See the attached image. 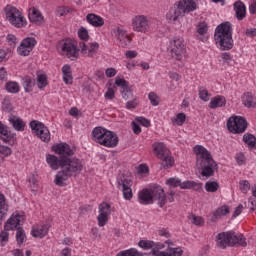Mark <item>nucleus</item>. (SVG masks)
<instances>
[{
	"instance_id": "3c124183",
	"label": "nucleus",
	"mask_w": 256,
	"mask_h": 256,
	"mask_svg": "<svg viewBox=\"0 0 256 256\" xmlns=\"http://www.w3.org/2000/svg\"><path fill=\"white\" fill-rule=\"evenodd\" d=\"M121 93H122V97H123V99H125V101H129V99H133L135 97L133 95V92L131 91V89H129V87L122 90Z\"/></svg>"
},
{
	"instance_id": "c756f323",
	"label": "nucleus",
	"mask_w": 256,
	"mask_h": 256,
	"mask_svg": "<svg viewBox=\"0 0 256 256\" xmlns=\"http://www.w3.org/2000/svg\"><path fill=\"white\" fill-rule=\"evenodd\" d=\"M202 186H203V184H201V183L187 180V181L183 182L182 189H194V191H199V189H201Z\"/></svg>"
},
{
	"instance_id": "58836bf2",
	"label": "nucleus",
	"mask_w": 256,
	"mask_h": 256,
	"mask_svg": "<svg viewBox=\"0 0 256 256\" xmlns=\"http://www.w3.org/2000/svg\"><path fill=\"white\" fill-rule=\"evenodd\" d=\"M9 230H4L0 233V247H5L9 243Z\"/></svg>"
},
{
	"instance_id": "72a5a7b5",
	"label": "nucleus",
	"mask_w": 256,
	"mask_h": 256,
	"mask_svg": "<svg viewBox=\"0 0 256 256\" xmlns=\"http://www.w3.org/2000/svg\"><path fill=\"white\" fill-rule=\"evenodd\" d=\"M204 187L208 193H215L219 189V183L216 181H208Z\"/></svg>"
},
{
	"instance_id": "5701e85b",
	"label": "nucleus",
	"mask_w": 256,
	"mask_h": 256,
	"mask_svg": "<svg viewBox=\"0 0 256 256\" xmlns=\"http://www.w3.org/2000/svg\"><path fill=\"white\" fill-rule=\"evenodd\" d=\"M14 137L15 134L9 132L7 126L0 121V139L4 141V143H9Z\"/></svg>"
},
{
	"instance_id": "0eeeda50",
	"label": "nucleus",
	"mask_w": 256,
	"mask_h": 256,
	"mask_svg": "<svg viewBox=\"0 0 256 256\" xmlns=\"http://www.w3.org/2000/svg\"><path fill=\"white\" fill-rule=\"evenodd\" d=\"M197 9V4L193 0H184L179 2L177 8H171L167 13L166 17L168 21H172L175 23L177 19H179L185 13H191V11H195Z\"/></svg>"
},
{
	"instance_id": "0e129e2a",
	"label": "nucleus",
	"mask_w": 256,
	"mask_h": 256,
	"mask_svg": "<svg viewBox=\"0 0 256 256\" xmlns=\"http://www.w3.org/2000/svg\"><path fill=\"white\" fill-rule=\"evenodd\" d=\"M104 97L105 99H109V100L115 99V90H113V88H108Z\"/></svg>"
},
{
	"instance_id": "a878e982",
	"label": "nucleus",
	"mask_w": 256,
	"mask_h": 256,
	"mask_svg": "<svg viewBox=\"0 0 256 256\" xmlns=\"http://www.w3.org/2000/svg\"><path fill=\"white\" fill-rule=\"evenodd\" d=\"M242 103L245 105V107L251 108L255 107L256 102H255V97H253V94L250 92H246L242 96Z\"/></svg>"
},
{
	"instance_id": "f03ea898",
	"label": "nucleus",
	"mask_w": 256,
	"mask_h": 256,
	"mask_svg": "<svg viewBox=\"0 0 256 256\" xmlns=\"http://www.w3.org/2000/svg\"><path fill=\"white\" fill-rule=\"evenodd\" d=\"M194 153L196 155V169L200 171V175L205 179L214 177L215 173L219 171V165L213 159L211 152L202 145H196Z\"/></svg>"
},
{
	"instance_id": "6ab92c4d",
	"label": "nucleus",
	"mask_w": 256,
	"mask_h": 256,
	"mask_svg": "<svg viewBox=\"0 0 256 256\" xmlns=\"http://www.w3.org/2000/svg\"><path fill=\"white\" fill-rule=\"evenodd\" d=\"M8 121L11 123L15 131H25V121H23V119H21L19 116L11 114Z\"/></svg>"
},
{
	"instance_id": "f257e3e1",
	"label": "nucleus",
	"mask_w": 256,
	"mask_h": 256,
	"mask_svg": "<svg viewBox=\"0 0 256 256\" xmlns=\"http://www.w3.org/2000/svg\"><path fill=\"white\" fill-rule=\"evenodd\" d=\"M52 151L59 157L48 154L46 161L54 171L61 169L56 174L55 183L58 187H65V181H68L69 177L79 175L83 171V162L79 158H71L75 155V151L67 143H59L52 146Z\"/></svg>"
},
{
	"instance_id": "39448f33",
	"label": "nucleus",
	"mask_w": 256,
	"mask_h": 256,
	"mask_svg": "<svg viewBox=\"0 0 256 256\" xmlns=\"http://www.w3.org/2000/svg\"><path fill=\"white\" fill-rule=\"evenodd\" d=\"M139 203L142 205H151L153 201H156L159 207H164L167 203V196H165V190L163 187L157 186L151 190L143 189L138 194Z\"/></svg>"
},
{
	"instance_id": "f3484780",
	"label": "nucleus",
	"mask_w": 256,
	"mask_h": 256,
	"mask_svg": "<svg viewBox=\"0 0 256 256\" xmlns=\"http://www.w3.org/2000/svg\"><path fill=\"white\" fill-rule=\"evenodd\" d=\"M235 16L238 21H243L247 17V7L241 0L236 1L233 4Z\"/></svg>"
},
{
	"instance_id": "37998d69",
	"label": "nucleus",
	"mask_w": 256,
	"mask_h": 256,
	"mask_svg": "<svg viewBox=\"0 0 256 256\" xmlns=\"http://www.w3.org/2000/svg\"><path fill=\"white\" fill-rule=\"evenodd\" d=\"M37 85L38 89H43L47 87V76L44 74H40L37 76Z\"/></svg>"
},
{
	"instance_id": "5fc2aeb1",
	"label": "nucleus",
	"mask_w": 256,
	"mask_h": 256,
	"mask_svg": "<svg viewBox=\"0 0 256 256\" xmlns=\"http://www.w3.org/2000/svg\"><path fill=\"white\" fill-rule=\"evenodd\" d=\"M199 98L205 102L209 101V92L207 91V89L205 88L199 89Z\"/></svg>"
},
{
	"instance_id": "de8ad7c7",
	"label": "nucleus",
	"mask_w": 256,
	"mask_h": 256,
	"mask_svg": "<svg viewBox=\"0 0 256 256\" xmlns=\"http://www.w3.org/2000/svg\"><path fill=\"white\" fill-rule=\"evenodd\" d=\"M18 55L22 57H27L31 53L30 48L25 47L23 44H20V47L17 48Z\"/></svg>"
},
{
	"instance_id": "f704fd0d",
	"label": "nucleus",
	"mask_w": 256,
	"mask_h": 256,
	"mask_svg": "<svg viewBox=\"0 0 256 256\" xmlns=\"http://www.w3.org/2000/svg\"><path fill=\"white\" fill-rule=\"evenodd\" d=\"M99 215H106V217H109L111 215V205L108 203L103 202L99 205Z\"/></svg>"
},
{
	"instance_id": "aec40b11",
	"label": "nucleus",
	"mask_w": 256,
	"mask_h": 256,
	"mask_svg": "<svg viewBox=\"0 0 256 256\" xmlns=\"http://www.w3.org/2000/svg\"><path fill=\"white\" fill-rule=\"evenodd\" d=\"M153 255L154 256H182L183 249L178 247V248H168L167 251L154 250Z\"/></svg>"
},
{
	"instance_id": "b1692460",
	"label": "nucleus",
	"mask_w": 256,
	"mask_h": 256,
	"mask_svg": "<svg viewBox=\"0 0 256 256\" xmlns=\"http://www.w3.org/2000/svg\"><path fill=\"white\" fill-rule=\"evenodd\" d=\"M86 20L92 27H103V25H105V20L96 14H88Z\"/></svg>"
},
{
	"instance_id": "338daca9",
	"label": "nucleus",
	"mask_w": 256,
	"mask_h": 256,
	"mask_svg": "<svg viewBox=\"0 0 256 256\" xmlns=\"http://www.w3.org/2000/svg\"><path fill=\"white\" fill-rule=\"evenodd\" d=\"M3 81H7V70H5V67L0 68V83H3Z\"/></svg>"
},
{
	"instance_id": "9b49d317",
	"label": "nucleus",
	"mask_w": 256,
	"mask_h": 256,
	"mask_svg": "<svg viewBox=\"0 0 256 256\" xmlns=\"http://www.w3.org/2000/svg\"><path fill=\"white\" fill-rule=\"evenodd\" d=\"M170 49L171 57L176 59V61H181L187 54V49H185V42L180 38H175L171 42Z\"/></svg>"
},
{
	"instance_id": "7c9ffc66",
	"label": "nucleus",
	"mask_w": 256,
	"mask_h": 256,
	"mask_svg": "<svg viewBox=\"0 0 256 256\" xmlns=\"http://www.w3.org/2000/svg\"><path fill=\"white\" fill-rule=\"evenodd\" d=\"M138 247L144 249V251H149V249H152L153 251V249L155 248V242L151 240H140L138 243Z\"/></svg>"
},
{
	"instance_id": "09e8293b",
	"label": "nucleus",
	"mask_w": 256,
	"mask_h": 256,
	"mask_svg": "<svg viewBox=\"0 0 256 256\" xmlns=\"http://www.w3.org/2000/svg\"><path fill=\"white\" fill-rule=\"evenodd\" d=\"M148 99H149L151 105H153L154 107H157V105H159V102H160L159 96H157L155 94V92H150L148 94Z\"/></svg>"
},
{
	"instance_id": "ea45409f",
	"label": "nucleus",
	"mask_w": 256,
	"mask_h": 256,
	"mask_svg": "<svg viewBox=\"0 0 256 256\" xmlns=\"http://www.w3.org/2000/svg\"><path fill=\"white\" fill-rule=\"evenodd\" d=\"M6 90L8 93H19V84L17 82H8L6 83Z\"/></svg>"
},
{
	"instance_id": "052dcab7",
	"label": "nucleus",
	"mask_w": 256,
	"mask_h": 256,
	"mask_svg": "<svg viewBox=\"0 0 256 256\" xmlns=\"http://www.w3.org/2000/svg\"><path fill=\"white\" fill-rule=\"evenodd\" d=\"M7 41H8V43H10V45H12V47H15V45H17V43H19V40L17 39V37L13 34H9L7 36Z\"/></svg>"
},
{
	"instance_id": "c03bdc74",
	"label": "nucleus",
	"mask_w": 256,
	"mask_h": 256,
	"mask_svg": "<svg viewBox=\"0 0 256 256\" xmlns=\"http://www.w3.org/2000/svg\"><path fill=\"white\" fill-rule=\"evenodd\" d=\"M239 189L242 193L247 194L249 189H251V184L247 180H241L239 182Z\"/></svg>"
},
{
	"instance_id": "20e7f679",
	"label": "nucleus",
	"mask_w": 256,
	"mask_h": 256,
	"mask_svg": "<svg viewBox=\"0 0 256 256\" xmlns=\"http://www.w3.org/2000/svg\"><path fill=\"white\" fill-rule=\"evenodd\" d=\"M92 139L95 143L103 145V147H108L109 149H113L119 145V136L115 132L101 126L93 129Z\"/></svg>"
},
{
	"instance_id": "cd10ccee",
	"label": "nucleus",
	"mask_w": 256,
	"mask_h": 256,
	"mask_svg": "<svg viewBox=\"0 0 256 256\" xmlns=\"http://www.w3.org/2000/svg\"><path fill=\"white\" fill-rule=\"evenodd\" d=\"M243 141L250 149H256V137L251 133L244 134Z\"/></svg>"
},
{
	"instance_id": "393cba45",
	"label": "nucleus",
	"mask_w": 256,
	"mask_h": 256,
	"mask_svg": "<svg viewBox=\"0 0 256 256\" xmlns=\"http://www.w3.org/2000/svg\"><path fill=\"white\" fill-rule=\"evenodd\" d=\"M225 105H227V99H225V96H216L211 99L209 108L217 109L219 107H225Z\"/></svg>"
},
{
	"instance_id": "680f3d73",
	"label": "nucleus",
	"mask_w": 256,
	"mask_h": 256,
	"mask_svg": "<svg viewBox=\"0 0 256 256\" xmlns=\"http://www.w3.org/2000/svg\"><path fill=\"white\" fill-rule=\"evenodd\" d=\"M67 13H69V10L63 6L56 9V15H58V17H64V15H67Z\"/></svg>"
},
{
	"instance_id": "bb28decb",
	"label": "nucleus",
	"mask_w": 256,
	"mask_h": 256,
	"mask_svg": "<svg viewBox=\"0 0 256 256\" xmlns=\"http://www.w3.org/2000/svg\"><path fill=\"white\" fill-rule=\"evenodd\" d=\"M8 209H9V206L7 205V202L5 200V195L0 193V225H1V221H3V217H5Z\"/></svg>"
},
{
	"instance_id": "a211bd4d",
	"label": "nucleus",
	"mask_w": 256,
	"mask_h": 256,
	"mask_svg": "<svg viewBox=\"0 0 256 256\" xmlns=\"http://www.w3.org/2000/svg\"><path fill=\"white\" fill-rule=\"evenodd\" d=\"M225 215H229V207H219L211 213L210 221L211 223H217V221H219L221 217H225Z\"/></svg>"
},
{
	"instance_id": "69168bd1",
	"label": "nucleus",
	"mask_w": 256,
	"mask_h": 256,
	"mask_svg": "<svg viewBox=\"0 0 256 256\" xmlns=\"http://www.w3.org/2000/svg\"><path fill=\"white\" fill-rule=\"evenodd\" d=\"M236 162L238 165H243V163H245V154H243V152H240L236 155Z\"/></svg>"
},
{
	"instance_id": "79ce46f5",
	"label": "nucleus",
	"mask_w": 256,
	"mask_h": 256,
	"mask_svg": "<svg viewBox=\"0 0 256 256\" xmlns=\"http://www.w3.org/2000/svg\"><path fill=\"white\" fill-rule=\"evenodd\" d=\"M186 119H187V115H185V113H178L176 115V118H173L172 121L174 123H176V125L181 127V125H183V123H185Z\"/></svg>"
},
{
	"instance_id": "dca6fc26",
	"label": "nucleus",
	"mask_w": 256,
	"mask_h": 256,
	"mask_svg": "<svg viewBox=\"0 0 256 256\" xmlns=\"http://www.w3.org/2000/svg\"><path fill=\"white\" fill-rule=\"evenodd\" d=\"M153 151L154 155L160 160L165 159V157L171 154L169 148L163 142H155L153 144Z\"/></svg>"
},
{
	"instance_id": "a18cd8bd",
	"label": "nucleus",
	"mask_w": 256,
	"mask_h": 256,
	"mask_svg": "<svg viewBox=\"0 0 256 256\" xmlns=\"http://www.w3.org/2000/svg\"><path fill=\"white\" fill-rule=\"evenodd\" d=\"M78 37L82 41H89V32L87 31V29L85 27L79 28Z\"/></svg>"
},
{
	"instance_id": "7ed1b4c3",
	"label": "nucleus",
	"mask_w": 256,
	"mask_h": 256,
	"mask_svg": "<svg viewBox=\"0 0 256 256\" xmlns=\"http://www.w3.org/2000/svg\"><path fill=\"white\" fill-rule=\"evenodd\" d=\"M214 39L222 51L233 49V26L231 22H224L215 29Z\"/></svg>"
},
{
	"instance_id": "8fccbe9b",
	"label": "nucleus",
	"mask_w": 256,
	"mask_h": 256,
	"mask_svg": "<svg viewBox=\"0 0 256 256\" xmlns=\"http://www.w3.org/2000/svg\"><path fill=\"white\" fill-rule=\"evenodd\" d=\"M189 219L193 225H204L205 223V220H203V217L201 216L192 215Z\"/></svg>"
},
{
	"instance_id": "412c9836",
	"label": "nucleus",
	"mask_w": 256,
	"mask_h": 256,
	"mask_svg": "<svg viewBox=\"0 0 256 256\" xmlns=\"http://www.w3.org/2000/svg\"><path fill=\"white\" fill-rule=\"evenodd\" d=\"M29 21L35 23L36 25H41L43 23V15L35 7L31 8L28 14Z\"/></svg>"
},
{
	"instance_id": "a19ab883",
	"label": "nucleus",
	"mask_w": 256,
	"mask_h": 256,
	"mask_svg": "<svg viewBox=\"0 0 256 256\" xmlns=\"http://www.w3.org/2000/svg\"><path fill=\"white\" fill-rule=\"evenodd\" d=\"M25 230H23V228L18 227L16 229V241L17 243H19L20 245L23 244V241H25Z\"/></svg>"
},
{
	"instance_id": "2f4dec72",
	"label": "nucleus",
	"mask_w": 256,
	"mask_h": 256,
	"mask_svg": "<svg viewBox=\"0 0 256 256\" xmlns=\"http://www.w3.org/2000/svg\"><path fill=\"white\" fill-rule=\"evenodd\" d=\"M98 49H99V43H97V42L90 43L87 46V53H86V55L88 57H94L95 54L97 53Z\"/></svg>"
},
{
	"instance_id": "774afa93",
	"label": "nucleus",
	"mask_w": 256,
	"mask_h": 256,
	"mask_svg": "<svg viewBox=\"0 0 256 256\" xmlns=\"http://www.w3.org/2000/svg\"><path fill=\"white\" fill-rule=\"evenodd\" d=\"M130 44H131V38L129 36H126V38L120 39L121 47H128V45Z\"/></svg>"
},
{
	"instance_id": "e433bc0d",
	"label": "nucleus",
	"mask_w": 256,
	"mask_h": 256,
	"mask_svg": "<svg viewBox=\"0 0 256 256\" xmlns=\"http://www.w3.org/2000/svg\"><path fill=\"white\" fill-rule=\"evenodd\" d=\"M23 87H24V91L26 93H31V91H33V80L30 77H25L23 79Z\"/></svg>"
},
{
	"instance_id": "473e14b6",
	"label": "nucleus",
	"mask_w": 256,
	"mask_h": 256,
	"mask_svg": "<svg viewBox=\"0 0 256 256\" xmlns=\"http://www.w3.org/2000/svg\"><path fill=\"white\" fill-rule=\"evenodd\" d=\"M20 44L23 45L24 47H27V49H30L31 51H33V47L37 45V40H35V38L33 37L25 38L22 40Z\"/></svg>"
},
{
	"instance_id": "f8f14e48",
	"label": "nucleus",
	"mask_w": 256,
	"mask_h": 256,
	"mask_svg": "<svg viewBox=\"0 0 256 256\" xmlns=\"http://www.w3.org/2000/svg\"><path fill=\"white\" fill-rule=\"evenodd\" d=\"M117 184L118 187H122L124 199H126V201H131V199H133V190L131 189V185H133V182L131 181V179L122 174L118 176Z\"/></svg>"
},
{
	"instance_id": "4be33fe9",
	"label": "nucleus",
	"mask_w": 256,
	"mask_h": 256,
	"mask_svg": "<svg viewBox=\"0 0 256 256\" xmlns=\"http://www.w3.org/2000/svg\"><path fill=\"white\" fill-rule=\"evenodd\" d=\"M49 229H51V225L44 224L42 226H38L34 230H32L33 237H36L38 239H43L49 233Z\"/></svg>"
},
{
	"instance_id": "4d7b16f0",
	"label": "nucleus",
	"mask_w": 256,
	"mask_h": 256,
	"mask_svg": "<svg viewBox=\"0 0 256 256\" xmlns=\"http://www.w3.org/2000/svg\"><path fill=\"white\" fill-rule=\"evenodd\" d=\"M11 148L8 146L0 145V154L4 155V157H9L11 155Z\"/></svg>"
},
{
	"instance_id": "bf43d9fd",
	"label": "nucleus",
	"mask_w": 256,
	"mask_h": 256,
	"mask_svg": "<svg viewBox=\"0 0 256 256\" xmlns=\"http://www.w3.org/2000/svg\"><path fill=\"white\" fill-rule=\"evenodd\" d=\"M207 29V23H201L197 26V33H199V35H205Z\"/></svg>"
},
{
	"instance_id": "c85d7f7f",
	"label": "nucleus",
	"mask_w": 256,
	"mask_h": 256,
	"mask_svg": "<svg viewBox=\"0 0 256 256\" xmlns=\"http://www.w3.org/2000/svg\"><path fill=\"white\" fill-rule=\"evenodd\" d=\"M160 160L162 161L160 169H171V167H173L175 164V160L170 154Z\"/></svg>"
},
{
	"instance_id": "423d86ee",
	"label": "nucleus",
	"mask_w": 256,
	"mask_h": 256,
	"mask_svg": "<svg viewBox=\"0 0 256 256\" xmlns=\"http://www.w3.org/2000/svg\"><path fill=\"white\" fill-rule=\"evenodd\" d=\"M247 247V238L243 234L237 235L233 231L221 232L216 236V245L219 249H227V247Z\"/></svg>"
},
{
	"instance_id": "13d9d810",
	"label": "nucleus",
	"mask_w": 256,
	"mask_h": 256,
	"mask_svg": "<svg viewBox=\"0 0 256 256\" xmlns=\"http://www.w3.org/2000/svg\"><path fill=\"white\" fill-rule=\"evenodd\" d=\"M136 121H137V123H140V125H142L143 127L151 126V122L149 120H147V118H145V117H137Z\"/></svg>"
},
{
	"instance_id": "2eb2a0df",
	"label": "nucleus",
	"mask_w": 256,
	"mask_h": 256,
	"mask_svg": "<svg viewBox=\"0 0 256 256\" xmlns=\"http://www.w3.org/2000/svg\"><path fill=\"white\" fill-rule=\"evenodd\" d=\"M132 27L138 33H145L149 29V20L145 16H136L133 19Z\"/></svg>"
},
{
	"instance_id": "603ef678",
	"label": "nucleus",
	"mask_w": 256,
	"mask_h": 256,
	"mask_svg": "<svg viewBox=\"0 0 256 256\" xmlns=\"http://www.w3.org/2000/svg\"><path fill=\"white\" fill-rule=\"evenodd\" d=\"M137 105H139V101H137V97L134 96V98H132V100H129L126 103V109H137Z\"/></svg>"
},
{
	"instance_id": "ddd939ff",
	"label": "nucleus",
	"mask_w": 256,
	"mask_h": 256,
	"mask_svg": "<svg viewBox=\"0 0 256 256\" xmlns=\"http://www.w3.org/2000/svg\"><path fill=\"white\" fill-rule=\"evenodd\" d=\"M61 49L63 55H66L71 61H76L77 57H79V49H77V46L71 40L63 42Z\"/></svg>"
},
{
	"instance_id": "c9c22d12",
	"label": "nucleus",
	"mask_w": 256,
	"mask_h": 256,
	"mask_svg": "<svg viewBox=\"0 0 256 256\" xmlns=\"http://www.w3.org/2000/svg\"><path fill=\"white\" fill-rule=\"evenodd\" d=\"M141 255L143 254L137 251V249L130 248L128 250L120 251L116 256H141Z\"/></svg>"
},
{
	"instance_id": "864d4df0",
	"label": "nucleus",
	"mask_w": 256,
	"mask_h": 256,
	"mask_svg": "<svg viewBox=\"0 0 256 256\" xmlns=\"http://www.w3.org/2000/svg\"><path fill=\"white\" fill-rule=\"evenodd\" d=\"M97 219L99 227H105V225H107V221H109V216L99 214Z\"/></svg>"
},
{
	"instance_id": "6e6552de",
	"label": "nucleus",
	"mask_w": 256,
	"mask_h": 256,
	"mask_svg": "<svg viewBox=\"0 0 256 256\" xmlns=\"http://www.w3.org/2000/svg\"><path fill=\"white\" fill-rule=\"evenodd\" d=\"M5 13L7 21H9L10 25H13V27H16L17 29L27 27V20L16 7L7 5L5 7Z\"/></svg>"
},
{
	"instance_id": "1a4fd4ad",
	"label": "nucleus",
	"mask_w": 256,
	"mask_h": 256,
	"mask_svg": "<svg viewBox=\"0 0 256 256\" xmlns=\"http://www.w3.org/2000/svg\"><path fill=\"white\" fill-rule=\"evenodd\" d=\"M227 128L230 133L241 134L247 131V120L241 116H232L227 120Z\"/></svg>"
},
{
	"instance_id": "49530a36",
	"label": "nucleus",
	"mask_w": 256,
	"mask_h": 256,
	"mask_svg": "<svg viewBox=\"0 0 256 256\" xmlns=\"http://www.w3.org/2000/svg\"><path fill=\"white\" fill-rule=\"evenodd\" d=\"M28 185L32 189V191H36L37 187H39V181L37 180V176L32 175L28 180Z\"/></svg>"
},
{
	"instance_id": "4468645a",
	"label": "nucleus",
	"mask_w": 256,
	"mask_h": 256,
	"mask_svg": "<svg viewBox=\"0 0 256 256\" xmlns=\"http://www.w3.org/2000/svg\"><path fill=\"white\" fill-rule=\"evenodd\" d=\"M23 221H25V216L20 215L19 213H14L5 223L4 229L5 231L19 229V225H23Z\"/></svg>"
},
{
	"instance_id": "e2e57ef3",
	"label": "nucleus",
	"mask_w": 256,
	"mask_h": 256,
	"mask_svg": "<svg viewBox=\"0 0 256 256\" xmlns=\"http://www.w3.org/2000/svg\"><path fill=\"white\" fill-rule=\"evenodd\" d=\"M3 111H6V113H11L13 111V105L9 103V101H5L2 104Z\"/></svg>"
},
{
	"instance_id": "9d476101",
	"label": "nucleus",
	"mask_w": 256,
	"mask_h": 256,
	"mask_svg": "<svg viewBox=\"0 0 256 256\" xmlns=\"http://www.w3.org/2000/svg\"><path fill=\"white\" fill-rule=\"evenodd\" d=\"M30 129H32L33 133H35L41 141H44V143H49L51 141V133L45 124L38 120H32L30 122Z\"/></svg>"
},
{
	"instance_id": "6e6d98bb",
	"label": "nucleus",
	"mask_w": 256,
	"mask_h": 256,
	"mask_svg": "<svg viewBox=\"0 0 256 256\" xmlns=\"http://www.w3.org/2000/svg\"><path fill=\"white\" fill-rule=\"evenodd\" d=\"M115 85H117V87H121L122 90L127 89L129 87V84H127V80L121 79L119 77L116 78Z\"/></svg>"
},
{
	"instance_id": "4c0bfd02",
	"label": "nucleus",
	"mask_w": 256,
	"mask_h": 256,
	"mask_svg": "<svg viewBox=\"0 0 256 256\" xmlns=\"http://www.w3.org/2000/svg\"><path fill=\"white\" fill-rule=\"evenodd\" d=\"M166 185H169V187H179L180 189H183V182H181V179L179 178L167 179Z\"/></svg>"
}]
</instances>
